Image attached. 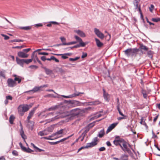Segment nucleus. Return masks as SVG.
I'll return each instance as SVG.
<instances>
[{"label":"nucleus","mask_w":160,"mask_h":160,"mask_svg":"<svg viewBox=\"0 0 160 160\" xmlns=\"http://www.w3.org/2000/svg\"><path fill=\"white\" fill-rule=\"evenodd\" d=\"M32 28L31 26H28L26 27H19L20 29L24 30H28Z\"/></svg>","instance_id":"bb28decb"},{"label":"nucleus","mask_w":160,"mask_h":160,"mask_svg":"<svg viewBox=\"0 0 160 160\" xmlns=\"http://www.w3.org/2000/svg\"><path fill=\"white\" fill-rule=\"evenodd\" d=\"M87 56V54L86 53L82 52V58H83L86 57Z\"/></svg>","instance_id":"6e6d98bb"},{"label":"nucleus","mask_w":160,"mask_h":160,"mask_svg":"<svg viewBox=\"0 0 160 160\" xmlns=\"http://www.w3.org/2000/svg\"><path fill=\"white\" fill-rule=\"evenodd\" d=\"M53 130V129L52 127H49L48 128L47 131L48 132H52Z\"/></svg>","instance_id":"774afa93"},{"label":"nucleus","mask_w":160,"mask_h":160,"mask_svg":"<svg viewBox=\"0 0 160 160\" xmlns=\"http://www.w3.org/2000/svg\"><path fill=\"white\" fill-rule=\"evenodd\" d=\"M82 136H81L80 137H79V139L81 138V141H82L83 140L84 138L85 134H82Z\"/></svg>","instance_id":"13d9d810"},{"label":"nucleus","mask_w":160,"mask_h":160,"mask_svg":"<svg viewBox=\"0 0 160 160\" xmlns=\"http://www.w3.org/2000/svg\"><path fill=\"white\" fill-rule=\"evenodd\" d=\"M14 118L15 117L13 115H12L10 116L9 118V122L11 124H12L13 123V122Z\"/></svg>","instance_id":"2f4dec72"},{"label":"nucleus","mask_w":160,"mask_h":160,"mask_svg":"<svg viewBox=\"0 0 160 160\" xmlns=\"http://www.w3.org/2000/svg\"><path fill=\"white\" fill-rule=\"evenodd\" d=\"M74 102L78 106H81L82 104V103L77 101H75Z\"/></svg>","instance_id":"de8ad7c7"},{"label":"nucleus","mask_w":160,"mask_h":160,"mask_svg":"<svg viewBox=\"0 0 160 160\" xmlns=\"http://www.w3.org/2000/svg\"><path fill=\"white\" fill-rule=\"evenodd\" d=\"M58 106L56 105L52 106L48 109L46 108L44 109V111H42V112H40L39 115L42 114L43 112H46L47 111H51L55 110L56 109L58 108Z\"/></svg>","instance_id":"1a4fd4ad"},{"label":"nucleus","mask_w":160,"mask_h":160,"mask_svg":"<svg viewBox=\"0 0 160 160\" xmlns=\"http://www.w3.org/2000/svg\"><path fill=\"white\" fill-rule=\"evenodd\" d=\"M71 136H69L66 138H63L60 140L58 141V143H59L60 142H62L65 141V140H67L68 138H69L70 137H71Z\"/></svg>","instance_id":"4c0bfd02"},{"label":"nucleus","mask_w":160,"mask_h":160,"mask_svg":"<svg viewBox=\"0 0 160 160\" xmlns=\"http://www.w3.org/2000/svg\"><path fill=\"white\" fill-rule=\"evenodd\" d=\"M14 76L15 77L14 79L15 82H16V81H17L18 82V83H20L21 81V77L19 76L16 77V75H14Z\"/></svg>","instance_id":"c756f323"},{"label":"nucleus","mask_w":160,"mask_h":160,"mask_svg":"<svg viewBox=\"0 0 160 160\" xmlns=\"http://www.w3.org/2000/svg\"><path fill=\"white\" fill-rule=\"evenodd\" d=\"M94 32L95 34L100 39H103L104 38V35L98 29L96 28H94Z\"/></svg>","instance_id":"423d86ee"},{"label":"nucleus","mask_w":160,"mask_h":160,"mask_svg":"<svg viewBox=\"0 0 160 160\" xmlns=\"http://www.w3.org/2000/svg\"><path fill=\"white\" fill-rule=\"evenodd\" d=\"M35 112V110H31L30 112H29V114L28 116L27 117L28 120L29 121V119L31 118L32 116L33 115L34 113Z\"/></svg>","instance_id":"4be33fe9"},{"label":"nucleus","mask_w":160,"mask_h":160,"mask_svg":"<svg viewBox=\"0 0 160 160\" xmlns=\"http://www.w3.org/2000/svg\"><path fill=\"white\" fill-rule=\"evenodd\" d=\"M38 53L39 55H48V53L46 52H39Z\"/></svg>","instance_id":"864d4df0"},{"label":"nucleus","mask_w":160,"mask_h":160,"mask_svg":"<svg viewBox=\"0 0 160 160\" xmlns=\"http://www.w3.org/2000/svg\"><path fill=\"white\" fill-rule=\"evenodd\" d=\"M19 146L21 148H22V149L24 151H27V150H26V148L25 147L23 146L22 143L21 142H20L19 143Z\"/></svg>","instance_id":"e433bc0d"},{"label":"nucleus","mask_w":160,"mask_h":160,"mask_svg":"<svg viewBox=\"0 0 160 160\" xmlns=\"http://www.w3.org/2000/svg\"><path fill=\"white\" fill-rule=\"evenodd\" d=\"M117 123H113L111 124L108 128L106 133H108V132L111 131L112 129H113L115 126L117 125Z\"/></svg>","instance_id":"dca6fc26"},{"label":"nucleus","mask_w":160,"mask_h":160,"mask_svg":"<svg viewBox=\"0 0 160 160\" xmlns=\"http://www.w3.org/2000/svg\"><path fill=\"white\" fill-rule=\"evenodd\" d=\"M61 96L62 97H63L65 98H72V96L71 95H69L68 96H65V95H61Z\"/></svg>","instance_id":"37998d69"},{"label":"nucleus","mask_w":160,"mask_h":160,"mask_svg":"<svg viewBox=\"0 0 160 160\" xmlns=\"http://www.w3.org/2000/svg\"><path fill=\"white\" fill-rule=\"evenodd\" d=\"M104 134V130L103 129H102L99 132L98 136L100 138H101L103 136Z\"/></svg>","instance_id":"b1692460"},{"label":"nucleus","mask_w":160,"mask_h":160,"mask_svg":"<svg viewBox=\"0 0 160 160\" xmlns=\"http://www.w3.org/2000/svg\"><path fill=\"white\" fill-rule=\"evenodd\" d=\"M29 68H35V69H37L38 68V67L36 65H32L30 66Z\"/></svg>","instance_id":"052dcab7"},{"label":"nucleus","mask_w":160,"mask_h":160,"mask_svg":"<svg viewBox=\"0 0 160 160\" xmlns=\"http://www.w3.org/2000/svg\"><path fill=\"white\" fill-rule=\"evenodd\" d=\"M79 58V57H77L75 58H69V60L70 61H75L78 59Z\"/></svg>","instance_id":"a18cd8bd"},{"label":"nucleus","mask_w":160,"mask_h":160,"mask_svg":"<svg viewBox=\"0 0 160 160\" xmlns=\"http://www.w3.org/2000/svg\"><path fill=\"white\" fill-rule=\"evenodd\" d=\"M60 39L61 40L62 42V45H64L63 43H66V39L63 37H61L60 38Z\"/></svg>","instance_id":"72a5a7b5"},{"label":"nucleus","mask_w":160,"mask_h":160,"mask_svg":"<svg viewBox=\"0 0 160 160\" xmlns=\"http://www.w3.org/2000/svg\"><path fill=\"white\" fill-rule=\"evenodd\" d=\"M152 21L155 22H158L160 21V18H152Z\"/></svg>","instance_id":"a19ab883"},{"label":"nucleus","mask_w":160,"mask_h":160,"mask_svg":"<svg viewBox=\"0 0 160 160\" xmlns=\"http://www.w3.org/2000/svg\"><path fill=\"white\" fill-rule=\"evenodd\" d=\"M41 87H35L33 88V89H32L31 90H30L28 91H27V92H31V91H33L34 92H37V91L40 90Z\"/></svg>","instance_id":"cd10ccee"},{"label":"nucleus","mask_w":160,"mask_h":160,"mask_svg":"<svg viewBox=\"0 0 160 160\" xmlns=\"http://www.w3.org/2000/svg\"><path fill=\"white\" fill-rule=\"evenodd\" d=\"M30 50L31 49L30 48H28L23 49L22 51L27 53V52H29Z\"/></svg>","instance_id":"603ef678"},{"label":"nucleus","mask_w":160,"mask_h":160,"mask_svg":"<svg viewBox=\"0 0 160 160\" xmlns=\"http://www.w3.org/2000/svg\"><path fill=\"white\" fill-rule=\"evenodd\" d=\"M139 51V49L137 48H131L130 56H136Z\"/></svg>","instance_id":"6e6552de"},{"label":"nucleus","mask_w":160,"mask_h":160,"mask_svg":"<svg viewBox=\"0 0 160 160\" xmlns=\"http://www.w3.org/2000/svg\"><path fill=\"white\" fill-rule=\"evenodd\" d=\"M1 35L4 37L5 40H8L9 38V37L4 34H1Z\"/></svg>","instance_id":"3c124183"},{"label":"nucleus","mask_w":160,"mask_h":160,"mask_svg":"<svg viewBox=\"0 0 160 160\" xmlns=\"http://www.w3.org/2000/svg\"><path fill=\"white\" fill-rule=\"evenodd\" d=\"M35 27L38 28L39 27H42L43 25L41 23H38L34 25Z\"/></svg>","instance_id":"09e8293b"},{"label":"nucleus","mask_w":160,"mask_h":160,"mask_svg":"<svg viewBox=\"0 0 160 160\" xmlns=\"http://www.w3.org/2000/svg\"><path fill=\"white\" fill-rule=\"evenodd\" d=\"M49 143H50V144L52 145H55V144H56L58 143V141H57V142H48Z\"/></svg>","instance_id":"bf43d9fd"},{"label":"nucleus","mask_w":160,"mask_h":160,"mask_svg":"<svg viewBox=\"0 0 160 160\" xmlns=\"http://www.w3.org/2000/svg\"><path fill=\"white\" fill-rule=\"evenodd\" d=\"M75 32L81 37H85L86 36L85 33L81 30H76L75 31Z\"/></svg>","instance_id":"f3484780"},{"label":"nucleus","mask_w":160,"mask_h":160,"mask_svg":"<svg viewBox=\"0 0 160 160\" xmlns=\"http://www.w3.org/2000/svg\"><path fill=\"white\" fill-rule=\"evenodd\" d=\"M153 52L151 50L147 51V54L149 57L150 58H152Z\"/></svg>","instance_id":"7c9ffc66"},{"label":"nucleus","mask_w":160,"mask_h":160,"mask_svg":"<svg viewBox=\"0 0 160 160\" xmlns=\"http://www.w3.org/2000/svg\"><path fill=\"white\" fill-rule=\"evenodd\" d=\"M34 122L32 121H28L27 127L30 129L32 130L33 128Z\"/></svg>","instance_id":"f8f14e48"},{"label":"nucleus","mask_w":160,"mask_h":160,"mask_svg":"<svg viewBox=\"0 0 160 160\" xmlns=\"http://www.w3.org/2000/svg\"><path fill=\"white\" fill-rule=\"evenodd\" d=\"M63 129H61L60 130L57 131L55 133H54V135H55V136L57 135L56 137H58V138L60 137H61V136H60L59 137V136H58V135H60L62 134L63 132Z\"/></svg>","instance_id":"5701e85b"},{"label":"nucleus","mask_w":160,"mask_h":160,"mask_svg":"<svg viewBox=\"0 0 160 160\" xmlns=\"http://www.w3.org/2000/svg\"><path fill=\"white\" fill-rule=\"evenodd\" d=\"M48 134L47 130H45L43 131H40L38 133V135L40 136L47 135Z\"/></svg>","instance_id":"aec40b11"},{"label":"nucleus","mask_w":160,"mask_h":160,"mask_svg":"<svg viewBox=\"0 0 160 160\" xmlns=\"http://www.w3.org/2000/svg\"><path fill=\"white\" fill-rule=\"evenodd\" d=\"M58 137H55V138H49V136L48 137H43V138H44L45 139H47V140H54L55 139H56L58 138Z\"/></svg>","instance_id":"58836bf2"},{"label":"nucleus","mask_w":160,"mask_h":160,"mask_svg":"<svg viewBox=\"0 0 160 160\" xmlns=\"http://www.w3.org/2000/svg\"><path fill=\"white\" fill-rule=\"evenodd\" d=\"M62 58L63 59H66L68 58V57L67 56V55L65 54V53L64 54H62L61 55Z\"/></svg>","instance_id":"49530a36"},{"label":"nucleus","mask_w":160,"mask_h":160,"mask_svg":"<svg viewBox=\"0 0 160 160\" xmlns=\"http://www.w3.org/2000/svg\"><path fill=\"white\" fill-rule=\"evenodd\" d=\"M20 134L22 138L24 140L26 138V136L24 133V132L22 126L21 122L20 123Z\"/></svg>","instance_id":"9d476101"},{"label":"nucleus","mask_w":160,"mask_h":160,"mask_svg":"<svg viewBox=\"0 0 160 160\" xmlns=\"http://www.w3.org/2000/svg\"><path fill=\"white\" fill-rule=\"evenodd\" d=\"M91 103H92V104H91L92 105H97L100 103L98 101L91 102Z\"/></svg>","instance_id":"c03bdc74"},{"label":"nucleus","mask_w":160,"mask_h":160,"mask_svg":"<svg viewBox=\"0 0 160 160\" xmlns=\"http://www.w3.org/2000/svg\"><path fill=\"white\" fill-rule=\"evenodd\" d=\"M24 63H26V64H28L32 62V59H24Z\"/></svg>","instance_id":"f704fd0d"},{"label":"nucleus","mask_w":160,"mask_h":160,"mask_svg":"<svg viewBox=\"0 0 160 160\" xmlns=\"http://www.w3.org/2000/svg\"><path fill=\"white\" fill-rule=\"evenodd\" d=\"M131 48H128L125 50L124 52L125 54L128 57L130 56Z\"/></svg>","instance_id":"a878e982"},{"label":"nucleus","mask_w":160,"mask_h":160,"mask_svg":"<svg viewBox=\"0 0 160 160\" xmlns=\"http://www.w3.org/2000/svg\"><path fill=\"white\" fill-rule=\"evenodd\" d=\"M25 47V46L24 45H22L20 46H16L15 47H14L13 48H23Z\"/></svg>","instance_id":"680f3d73"},{"label":"nucleus","mask_w":160,"mask_h":160,"mask_svg":"<svg viewBox=\"0 0 160 160\" xmlns=\"http://www.w3.org/2000/svg\"><path fill=\"white\" fill-rule=\"evenodd\" d=\"M12 154L15 156H17L18 155V152L16 150H14L12 152Z\"/></svg>","instance_id":"5fc2aeb1"},{"label":"nucleus","mask_w":160,"mask_h":160,"mask_svg":"<svg viewBox=\"0 0 160 160\" xmlns=\"http://www.w3.org/2000/svg\"><path fill=\"white\" fill-rule=\"evenodd\" d=\"M103 97L104 99L106 101H108L110 97L109 95L105 91L104 89H103Z\"/></svg>","instance_id":"a211bd4d"},{"label":"nucleus","mask_w":160,"mask_h":160,"mask_svg":"<svg viewBox=\"0 0 160 160\" xmlns=\"http://www.w3.org/2000/svg\"><path fill=\"white\" fill-rule=\"evenodd\" d=\"M74 38L75 39L78 41V42H79V44L75 45L72 47H69V48L71 49L74 48H78L81 47H84L87 44V42H83L82 39L77 36H75Z\"/></svg>","instance_id":"20e7f679"},{"label":"nucleus","mask_w":160,"mask_h":160,"mask_svg":"<svg viewBox=\"0 0 160 160\" xmlns=\"http://www.w3.org/2000/svg\"><path fill=\"white\" fill-rule=\"evenodd\" d=\"M98 141V138L97 137L94 138L93 139L92 141L90 143L87 144L86 148H88L93 147L97 144V142Z\"/></svg>","instance_id":"39448f33"},{"label":"nucleus","mask_w":160,"mask_h":160,"mask_svg":"<svg viewBox=\"0 0 160 160\" xmlns=\"http://www.w3.org/2000/svg\"><path fill=\"white\" fill-rule=\"evenodd\" d=\"M121 142V139H120L119 140H115L113 142L115 145L116 146L119 145L120 146V143Z\"/></svg>","instance_id":"c85d7f7f"},{"label":"nucleus","mask_w":160,"mask_h":160,"mask_svg":"<svg viewBox=\"0 0 160 160\" xmlns=\"http://www.w3.org/2000/svg\"><path fill=\"white\" fill-rule=\"evenodd\" d=\"M36 151L38 152H41L42 151H44V150L40 149L39 148H38V147L36 149Z\"/></svg>","instance_id":"0e129e2a"},{"label":"nucleus","mask_w":160,"mask_h":160,"mask_svg":"<svg viewBox=\"0 0 160 160\" xmlns=\"http://www.w3.org/2000/svg\"><path fill=\"white\" fill-rule=\"evenodd\" d=\"M43 68L44 69L45 72L47 74H49L52 72L51 70L46 68V67H43Z\"/></svg>","instance_id":"473e14b6"},{"label":"nucleus","mask_w":160,"mask_h":160,"mask_svg":"<svg viewBox=\"0 0 160 160\" xmlns=\"http://www.w3.org/2000/svg\"><path fill=\"white\" fill-rule=\"evenodd\" d=\"M6 99L8 100H12V97L10 95L7 96L6 97Z\"/></svg>","instance_id":"8fccbe9b"},{"label":"nucleus","mask_w":160,"mask_h":160,"mask_svg":"<svg viewBox=\"0 0 160 160\" xmlns=\"http://www.w3.org/2000/svg\"><path fill=\"white\" fill-rule=\"evenodd\" d=\"M95 39L96 44L98 47H101L103 45V43L101 42L98 39L95 38Z\"/></svg>","instance_id":"6ab92c4d"},{"label":"nucleus","mask_w":160,"mask_h":160,"mask_svg":"<svg viewBox=\"0 0 160 160\" xmlns=\"http://www.w3.org/2000/svg\"><path fill=\"white\" fill-rule=\"evenodd\" d=\"M60 116H55L53 118H52L51 119V121H53L55 119L59 118H60Z\"/></svg>","instance_id":"e2e57ef3"},{"label":"nucleus","mask_w":160,"mask_h":160,"mask_svg":"<svg viewBox=\"0 0 160 160\" xmlns=\"http://www.w3.org/2000/svg\"><path fill=\"white\" fill-rule=\"evenodd\" d=\"M75 92L73 94H71L72 96V98L78 96L80 94H83L84 93L83 92H77L76 90H75Z\"/></svg>","instance_id":"393cba45"},{"label":"nucleus","mask_w":160,"mask_h":160,"mask_svg":"<svg viewBox=\"0 0 160 160\" xmlns=\"http://www.w3.org/2000/svg\"><path fill=\"white\" fill-rule=\"evenodd\" d=\"M105 150V148L104 147H101L99 148V151H103Z\"/></svg>","instance_id":"69168bd1"},{"label":"nucleus","mask_w":160,"mask_h":160,"mask_svg":"<svg viewBox=\"0 0 160 160\" xmlns=\"http://www.w3.org/2000/svg\"><path fill=\"white\" fill-rule=\"evenodd\" d=\"M16 61L18 64L19 65L22 67H23L24 63V59H20L18 57H16Z\"/></svg>","instance_id":"ddd939ff"},{"label":"nucleus","mask_w":160,"mask_h":160,"mask_svg":"<svg viewBox=\"0 0 160 160\" xmlns=\"http://www.w3.org/2000/svg\"><path fill=\"white\" fill-rule=\"evenodd\" d=\"M0 76L4 78H5V75H4V72L2 71H0Z\"/></svg>","instance_id":"4d7b16f0"},{"label":"nucleus","mask_w":160,"mask_h":160,"mask_svg":"<svg viewBox=\"0 0 160 160\" xmlns=\"http://www.w3.org/2000/svg\"><path fill=\"white\" fill-rule=\"evenodd\" d=\"M105 37L108 41L111 38V35L109 33H108V36L106 35Z\"/></svg>","instance_id":"338daca9"},{"label":"nucleus","mask_w":160,"mask_h":160,"mask_svg":"<svg viewBox=\"0 0 160 160\" xmlns=\"http://www.w3.org/2000/svg\"><path fill=\"white\" fill-rule=\"evenodd\" d=\"M18 56L21 58H27L28 56V54L23 51H20L18 53Z\"/></svg>","instance_id":"9b49d317"},{"label":"nucleus","mask_w":160,"mask_h":160,"mask_svg":"<svg viewBox=\"0 0 160 160\" xmlns=\"http://www.w3.org/2000/svg\"><path fill=\"white\" fill-rule=\"evenodd\" d=\"M120 144V147L124 152H127L128 153L131 152V151L128 148V147L130 146V144L124 139H121V142Z\"/></svg>","instance_id":"f03ea898"},{"label":"nucleus","mask_w":160,"mask_h":160,"mask_svg":"<svg viewBox=\"0 0 160 160\" xmlns=\"http://www.w3.org/2000/svg\"><path fill=\"white\" fill-rule=\"evenodd\" d=\"M142 93L143 95V97L144 98H146L147 97V95L145 91L144 90H142Z\"/></svg>","instance_id":"ea45409f"},{"label":"nucleus","mask_w":160,"mask_h":160,"mask_svg":"<svg viewBox=\"0 0 160 160\" xmlns=\"http://www.w3.org/2000/svg\"><path fill=\"white\" fill-rule=\"evenodd\" d=\"M139 3L133 2L134 6L135 7L136 9H137L138 11L140 14H141V16H142V13L140 8V5H138Z\"/></svg>","instance_id":"4468645a"},{"label":"nucleus","mask_w":160,"mask_h":160,"mask_svg":"<svg viewBox=\"0 0 160 160\" xmlns=\"http://www.w3.org/2000/svg\"><path fill=\"white\" fill-rule=\"evenodd\" d=\"M29 106L28 105H20L18 108V112L21 116H22L25 112L29 110Z\"/></svg>","instance_id":"7ed1b4c3"},{"label":"nucleus","mask_w":160,"mask_h":160,"mask_svg":"<svg viewBox=\"0 0 160 160\" xmlns=\"http://www.w3.org/2000/svg\"><path fill=\"white\" fill-rule=\"evenodd\" d=\"M92 110V108L91 107H88L82 110L79 108H77L73 109L71 110L70 113L71 116H75L78 115L81 112H82L84 113L87 112V111L88 110Z\"/></svg>","instance_id":"f257e3e1"},{"label":"nucleus","mask_w":160,"mask_h":160,"mask_svg":"<svg viewBox=\"0 0 160 160\" xmlns=\"http://www.w3.org/2000/svg\"><path fill=\"white\" fill-rule=\"evenodd\" d=\"M140 48L141 51L144 50L145 51H147L148 50V48L142 44H140Z\"/></svg>","instance_id":"412c9836"},{"label":"nucleus","mask_w":160,"mask_h":160,"mask_svg":"<svg viewBox=\"0 0 160 160\" xmlns=\"http://www.w3.org/2000/svg\"><path fill=\"white\" fill-rule=\"evenodd\" d=\"M154 7L153 5L151 4L149 8V10L151 12H152V11L154 9Z\"/></svg>","instance_id":"79ce46f5"},{"label":"nucleus","mask_w":160,"mask_h":160,"mask_svg":"<svg viewBox=\"0 0 160 160\" xmlns=\"http://www.w3.org/2000/svg\"><path fill=\"white\" fill-rule=\"evenodd\" d=\"M8 86L9 87H13L17 84L15 81L11 78H8L7 81Z\"/></svg>","instance_id":"0eeeda50"},{"label":"nucleus","mask_w":160,"mask_h":160,"mask_svg":"<svg viewBox=\"0 0 160 160\" xmlns=\"http://www.w3.org/2000/svg\"><path fill=\"white\" fill-rule=\"evenodd\" d=\"M23 40H22L18 39H14L11 40L10 41V42H23Z\"/></svg>","instance_id":"c9c22d12"},{"label":"nucleus","mask_w":160,"mask_h":160,"mask_svg":"<svg viewBox=\"0 0 160 160\" xmlns=\"http://www.w3.org/2000/svg\"><path fill=\"white\" fill-rule=\"evenodd\" d=\"M45 112H43L42 114H41V115H39V114H40V113H39V114L38 115V116H39L40 115H41V117H42V118H47V117H48V116H53V115L55 114H56L55 112H53L49 113H48V114H43Z\"/></svg>","instance_id":"2eb2a0df"}]
</instances>
